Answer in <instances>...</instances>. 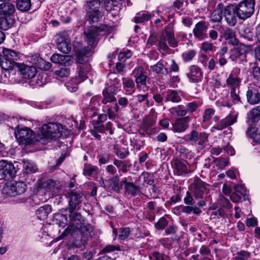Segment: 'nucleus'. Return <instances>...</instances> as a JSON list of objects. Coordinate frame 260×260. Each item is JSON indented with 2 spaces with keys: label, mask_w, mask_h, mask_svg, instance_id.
<instances>
[{
  "label": "nucleus",
  "mask_w": 260,
  "mask_h": 260,
  "mask_svg": "<svg viewBox=\"0 0 260 260\" xmlns=\"http://www.w3.org/2000/svg\"><path fill=\"white\" fill-rule=\"evenodd\" d=\"M165 100L166 101H171L173 102H179L181 99L176 91L169 90L168 92Z\"/></svg>",
  "instance_id": "nucleus-23"
},
{
  "label": "nucleus",
  "mask_w": 260,
  "mask_h": 260,
  "mask_svg": "<svg viewBox=\"0 0 260 260\" xmlns=\"http://www.w3.org/2000/svg\"><path fill=\"white\" fill-rule=\"evenodd\" d=\"M114 108H115L116 111H117L118 106H117V104L115 105V106H114Z\"/></svg>",
  "instance_id": "nucleus-63"
},
{
  "label": "nucleus",
  "mask_w": 260,
  "mask_h": 260,
  "mask_svg": "<svg viewBox=\"0 0 260 260\" xmlns=\"http://www.w3.org/2000/svg\"><path fill=\"white\" fill-rule=\"evenodd\" d=\"M219 63L221 66H223L226 63V59L224 57H220L218 60Z\"/></svg>",
  "instance_id": "nucleus-51"
},
{
  "label": "nucleus",
  "mask_w": 260,
  "mask_h": 260,
  "mask_svg": "<svg viewBox=\"0 0 260 260\" xmlns=\"http://www.w3.org/2000/svg\"><path fill=\"white\" fill-rule=\"evenodd\" d=\"M228 51V48L226 47H223L221 48L220 51L219 52L218 54L220 56L224 55Z\"/></svg>",
  "instance_id": "nucleus-49"
},
{
  "label": "nucleus",
  "mask_w": 260,
  "mask_h": 260,
  "mask_svg": "<svg viewBox=\"0 0 260 260\" xmlns=\"http://www.w3.org/2000/svg\"><path fill=\"white\" fill-rule=\"evenodd\" d=\"M165 34L169 45L172 47H176L178 42L174 37L173 32L170 30H166Z\"/></svg>",
  "instance_id": "nucleus-24"
},
{
  "label": "nucleus",
  "mask_w": 260,
  "mask_h": 260,
  "mask_svg": "<svg viewBox=\"0 0 260 260\" xmlns=\"http://www.w3.org/2000/svg\"><path fill=\"white\" fill-rule=\"evenodd\" d=\"M56 75L61 77H68L70 74V70L69 68H61L59 70L55 71Z\"/></svg>",
  "instance_id": "nucleus-30"
},
{
  "label": "nucleus",
  "mask_w": 260,
  "mask_h": 260,
  "mask_svg": "<svg viewBox=\"0 0 260 260\" xmlns=\"http://www.w3.org/2000/svg\"><path fill=\"white\" fill-rule=\"evenodd\" d=\"M239 88H233L231 91V96L234 101L239 102L240 98L239 95Z\"/></svg>",
  "instance_id": "nucleus-35"
},
{
  "label": "nucleus",
  "mask_w": 260,
  "mask_h": 260,
  "mask_svg": "<svg viewBox=\"0 0 260 260\" xmlns=\"http://www.w3.org/2000/svg\"><path fill=\"white\" fill-rule=\"evenodd\" d=\"M139 28H140V27H139L138 25H135V26L134 30L136 32V31H137V30L138 29H139Z\"/></svg>",
  "instance_id": "nucleus-60"
},
{
  "label": "nucleus",
  "mask_w": 260,
  "mask_h": 260,
  "mask_svg": "<svg viewBox=\"0 0 260 260\" xmlns=\"http://www.w3.org/2000/svg\"><path fill=\"white\" fill-rule=\"evenodd\" d=\"M213 47V43L206 41L202 43L201 48L202 50L207 52L208 51H212Z\"/></svg>",
  "instance_id": "nucleus-34"
},
{
  "label": "nucleus",
  "mask_w": 260,
  "mask_h": 260,
  "mask_svg": "<svg viewBox=\"0 0 260 260\" xmlns=\"http://www.w3.org/2000/svg\"><path fill=\"white\" fill-rule=\"evenodd\" d=\"M57 48L63 53L67 54L69 53L71 50V44L70 40L63 43H59V44L57 45Z\"/></svg>",
  "instance_id": "nucleus-22"
},
{
  "label": "nucleus",
  "mask_w": 260,
  "mask_h": 260,
  "mask_svg": "<svg viewBox=\"0 0 260 260\" xmlns=\"http://www.w3.org/2000/svg\"><path fill=\"white\" fill-rule=\"evenodd\" d=\"M257 26L260 27V24Z\"/></svg>",
  "instance_id": "nucleus-64"
},
{
  "label": "nucleus",
  "mask_w": 260,
  "mask_h": 260,
  "mask_svg": "<svg viewBox=\"0 0 260 260\" xmlns=\"http://www.w3.org/2000/svg\"><path fill=\"white\" fill-rule=\"evenodd\" d=\"M246 96L247 101L250 104H256L260 102V93L255 88L248 89Z\"/></svg>",
  "instance_id": "nucleus-12"
},
{
  "label": "nucleus",
  "mask_w": 260,
  "mask_h": 260,
  "mask_svg": "<svg viewBox=\"0 0 260 260\" xmlns=\"http://www.w3.org/2000/svg\"><path fill=\"white\" fill-rule=\"evenodd\" d=\"M146 98H147V95L140 94V95H137V100L140 102H142L144 101Z\"/></svg>",
  "instance_id": "nucleus-52"
},
{
  "label": "nucleus",
  "mask_w": 260,
  "mask_h": 260,
  "mask_svg": "<svg viewBox=\"0 0 260 260\" xmlns=\"http://www.w3.org/2000/svg\"><path fill=\"white\" fill-rule=\"evenodd\" d=\"M123 67H124L123 64L120 62L117 63L116 65V68L117 71L119 72H121L122 71Z\"/></svg>",
  "instance_id": "nucleus-48"
},
{
  "label": "nucleus",
  "mask_w": 260,
  "mask_h": 260,
  "mask_svg": "<svg viewBox=\"0 0 260 260\" xmlns=\"http://www.w3.org/2000/svg\"><path fill=\"white\" fill-rule=\"evenodd\" d=\"M167 37L166 34H164L160 37L158 42V49L167 52L169 48L167 44Z\"/></svg>",
  "instance_id": "nucleus-25"
},
{
  "label": "nucleus",
  "mask_w": 260,
  "mask_h": 260,
  "mask_svg": "<svg viewBox=\"0 0 260 260\" xmlns=\"http://www.w3.org/2000/svg\"><path fill=\"white\" fill-rule=\"evenodd\" d=\"M65 59V61L68 62L69 59L68 57H64V55L60 54H54L51 57V61L55 63L59 64L62 61V59Z\"/></svg>",
  "instance_id": "nucleus-28"
},
{
  "label": "nucleus",
  "mask_w": 260,
  "mask_h": 260,
  "mask_svg": "<svg viewBox=\"0 0 260 260\" xmlns=\"http://www.w3.org/2000/svg\"><path fill=\"white\" fill-rule=\"evenodd\" d=\"M251 114H260V106H257L252 109Z\"/></svg>",
  "instance_id": "nucleus-50"
},
{
  "label": "nucleus",
  "mask_w": 260,
  "mask_h": 260,
  "mask_svg": "<svg viewBox=\"0 0 260 260\" xmlns=\"http://www.w3.org/2000/svg\"><path fill=\"white\" fill-rule=\"evenodd\" d=\"M198 107V106L196 103L193 102L190 103L186 105V109L183 110L182 112H183L185 113H186L187 112L192 113L196 111Z\"/></svg>",
  "instance_id": "nucleus-33"
},
{
  "label": "nucleus",
  "mask_w": 260,
  "mask_h": 260,
  "mask_svg": "<svg viewBox=\"0 0 260 260\" xmlns=\"http://www.w3.org/2000/svg\"><path fill=\"white\" fill-rule=\"evenodd\" d=\"M253 74L254 76L256 77L260 76V72H259V71L256 70V68H255L254 69Z\"/></svg>",
  "instance_id": "nucleus-56"
},
{
  "label": "nucleus",
  "mask_w": 260,
  "mask_h": 260,
  "mask_svg": "<svg viewBox=\"0 0 260 260\" xmlns=\"http://www.w3.org/2000/svg\"><path fill=\"white\" fill-rule=\"evenodd\" d=\"M78 76L75 78L78 82H82L88 77L87 75L91 71V66L89 64H80L77 68Z\"/></svg>",
  "instance_id": "nucleus-7"
},
{
  "label": "nucleus",
  "mask_w": 260,
  "mask_h": 260,
  "mask_svg": "<svg viewBox=\"0 0 260 260\" xmlns=\"http://www.w3.org/2000/svg\"><path fill=\"white\" fill-rule=\"evenodd\" d=\"M80 82H78V81L75 78L70 80L66 84L67 88L70 92H74L76 91V90L78 88V84Z\"/></svg>",
  "instance_id": "nucleus-26"
},
{
  "label": "nucleus",
  "mask_w": 260,
  "mask_h": 260,
  "mask_svg": "<svg viewBox=\"0 0 260 260\" xmlns=\"http://www.w3.org/2000/svg\"><path fill=\"white\" fill-rule=\"evenodd\" d=\"M118 103L119 105L122 106H125L128 104L127 100L125 98H120L118 100Z\"/></svg>",
  "instance_id": "nucleus-44"
},
{
  "label": "nucleus",
  "mask_w": 260,
  "mask_h": 260,
  "mask_svg": "<svg viewBox=\"0 0 260 260\" xmlns=\"http://www.w3.org/2000/svg\"><path fill=\"white\" fill-rule=\"evenodd\" d=\"M255 54L256 58L260 61V46L255 48Z\"/></svg>",
  "instance_id": "nucleus-47"
},
{
  "label": "nucleus",
  "mask_w": 260,
  "mask_h": 260,
  "mask_svg": "<svg viewBox=\"0 0 260 260\" xmlns=\"http://www.w3.org/2000/svg\"><path fill=\"white\" fill-rule=\"evenodd\" d=\"M241 79L237 77L233 72L230 75L229 77L226 80L228 85H230L233 88H239Z\"/></svg>",
  "instance_id": "nucleus-19"
},
{
  "label": "nucleus",
  "mask_w": 260,
  "mask_h": 260,
  "mask_svg": "<svg viewBox=\"0 0 260 260\" xmlns=\"http://www.w3.org/2000/svg\"><path fill=\"white\" fill-rule=\"evenodd\" d=\"M143 69L141 67H139L136 71H135L136 74V83L137 85L139 84L144 85L146 84L147 76L145 75L143 71Z\"/></svg>",
  "instance_id": "nucleus-16"
},
{
  "label": "nucleus",
  "mask_w": 260,
  "mask_h": 260,
  "mask_svg": "<svg viewBox=\"0 0 260 260\" xmlns=\"http://www.w3.org/2000/svg\"><path fill=\"white\" fill-rule=\"evenodd\" d=\"M224 16L228 24L233 26L235 25L237 20L235 6L232 5L224 7Z\"/></svg>",
  "instance_id": "nucleus-4"
},
{
  "label": "nucleus",
  "mask_w": 260,
  "mask_h": 260,
  "mask_svg": "<svg viewBox=\"0 0 260 260\" xmlns=\"http://www.w3.org/2000/svg\"><path fill=\"white\" fill-rule=\"evenodd\" d=\"M83 112L86 113L92 112L93 114H96V111L95 110L90 109L89 108H84Z\"/></svg>",
  "instance_id": "nucleus-54"
},
{
  "label": "nucleus",
  "mask_w": 260,
  "mask_h": 260,
  "mask_svg": "<svg viewBox=\"0 0 260 260\" xmlns=\"http://www.w3.org/2000/svg\"><path fill=\"white\" fill-rule=\"evenodd\" d=\"M103 94L104 99L102 102L104 104H106L108 102H112L116 100L115 97L112 93H109L107 91H103Z\"/></svg>",
  "instance_id": "nucleus-29"
},
{
  "label": "nucleus",
  "mask_w": 260,
  "mask_h": 260,
  "mask_svg": "<svg viewBox=\"0 0 260 260\" xmlns=\"http://www.w3.org/2000/svg\"><path fill=\"white\" fill-rule=\"evenodd\" d=\"M18 64L19 63L3 55L0 57V65L2 68L5 71L12 70L15 67L17 68V64Z\"/></svg>",
  "instance_id": "nucleus-13"
},
{
  "label": "nucleus",
  "mask_w": 260,
  "mask_h": 260,
  "mask_svg": "<svg viewBox=\"0 0 260 260\" xmlns=\"http://www.w3.org/2000/svg\"><path fill=\"white\" fill-rule=\"evenodd\" d=\"M30 0H16L17 8L20 11L26 12L30 9Z\"/></svg>",
  "instance_id": "nucleus-17"
},
{
  "label": "nucleus",
  "mask_w": 260,
  "mask_h": 260,
  "mask_svg": "<svg viewBox=\"0 0 260 260\" xmlns=\"http://www.w3.org/2000/svg\"><path fill=\"white\" fill-rule=\"evenodd\" d=\"M214 112L212 109H208L205 110L204 114H213Z\"/></svg>",
  "instance_id": "nucleus-57"
},
{
  "label": "nucleus",
  "mask_w": 260,
  "mask_h": 260,
  "mask_svg": "<svg viewBox=\"0 0 260 260\" xmlns=\"http://www.w3.org/2000/svg\"><path fill=\"white\" fill-rule=\"evenodd\" d=\"M256 30V36L257 37L258 42L260 43V27L258 26H257Z\"/></svg>",
  "instance_id": "nucleus-53"
},
{
  "label": "nucleus",
  "mask_w": 260,
  "mask_h": 260,
  "mask_svg": "<svg viewBox=\"0 0 260 260\" xmlns=\"http://www.w3.org/2000/svg\"><path fill=\"white\" fill-rule=\"evenodd\" d=\"M249 50V47L248 46L241 44L231 50L230 58L233 61H236L238 58L245 57Z\"/></svg>",
  "instance_id": "nucleus-5"
},
{
  "label": "nucleus",
  "mask_w": 260,
  "mask_h": 260,
  "mask_svg": "<svg viewBox=\"0 0 260 260\" xmlns=\"http://www.w3.org/2000/svg\"><path fill=\"white\" fill-rule=\"evenodd\" d=\"M187 77L192 82H198L202 78V72L200 68L197 66H191L187 73Z\"/></svg>",
  "instance_id": "nucleus-8"
},
{
  "label": "nucleus",
  "mask_w": 260,
  "mask_h": 260,
  "mask_svg": "<svg viewBox=\"0 0 260 260\" xmlns=\"http://www.w3.org/2000/svg\"><path fill=\"white\" fill-rule=\"evenodd\" d=\"M221 34L222 36L226 40L228 43L234 45L238 44V40L236 39V33L233 29L229 27H225L223 28Z\"/></svg>",
  "instance_id": "nucleus-10"
},
{
  "label": "nucleus",
  "mask_w": 260,
  "mask_h": 260,
  "mask_svg": "<svg viewBox=\"0 0 260 260\" xmlns=\"http://www.w3.org/2000/svg\"><path fill=\"white\" fill-rule=\"evenodd\" d=\"M153 16L147 12L138 13L134 18V22L136 23H142L149 20Z\"/></svg>",
  "instance_id": "nucleus-18"
},
{
  "label": "nucleus",
  "mask_w": 260,
  "mask_h": 260,
  "mask_svg": "<svg viewBox=\"0 0 260 260\" xmlns=\"http://www.w3.org/2000/svg\"><path fill=\"white\" fill-rule=\"evenodd\" d=\"M157 34L155 32L151 33L148 41H147V45L150 46H152L155 44L157 40Z\"/></svg>",
  "instance_id": "nucleus-36"
},
{
  "label": "nucleus",
  "mask_w": 260,
  "mask_h": 260,
  "mask_svg": "<svg viewBox=\"0 0 260 260\" xmlns=\"http://www.w3.org/2000/svg\"><path fill=\"white\" fill-rule=\"evenodd\" d=\"M101 5L100 0H92L87 2L86 11H99V8Z\"/></svg>",
  "instance_id": "nucleus-21"
},
{
  "label": "nucleus",
  "mask_w": 260,
  "mask_h": 260,
  "mask_svg": "<svg viewBox=\"0 0 260 260\" xmlns=\"http://www.w3.org/2000/svg\"><path fill=\"white\" fill-rule=\"evenodd\" d=\"M209 36L211 40H215L217 39L218 33L216 30L212 29L209 31Z\"/></svg>",
  "instance_id": "nucleus-43"
},
{
  "label": "nucleus",
  "mask_w": 260,
  "mask_h": 260,
  "mask_svg": "<svg viewBox=\"0 0 260 260\" xmlns=\"http://www.w3.org/2000/svg\"><path fill=\"white\" fill-rule=\"evenodd\" d=\"M223 5L221 3L217 5L216 10H214L211 13V21L213 22H219L222 18V10Z\"/></svg>",
  "instance_id": "nucleus-14"
},
{
  "label": "nucleus",
  "mask_w": 260,
  "mask_h": 260,
  "mask_svg": "<svg viewBox=\"0 0 260 260\" xmlns=\"http://www.w3.org/2000/svg\"><path fill=\"white\" fill-rule=\"evenodd\" d=\"M22 77L25 79H30L34 78L36 74L37 70L34 66H28L24 64L19 63L17 64Z\"/></svg>",
  "instance_id": "nucleus-6"
},
{
  "label": "nucleus",
  "mask_w": 260,
  "mask_h": 260,
  "mask_svg": "<svg viewBox=\"0 0 260 260\" xmlns=\"http://www.w3.org/2000/svg\"><path fill=\"white\" fill-rule=\"evenodd\" d=\"M36 58H37V61L34 62V64L39 68L44 70H48L51 67L52 64L50 62L46 61L40 57L36 56Z\"/></svg>",
  "instance_id": "nucleus-20"
},
{
  "label": "nucleus",
  "mask_w": 260,
  "mask_h": 260,
  "mask_svg": "<svg viewBox=\"0 0 260 260\" xmlns=\"http://www.w3.org/2000/svg\"><path fill=\"white\" fill-rule=\"evenodd\" d=\"M182 22L187 27H189L192 24V19L188 17L182 19Z\"/></svg>",
  "instance_id": "nucleus-42"
},
{
  "label": "nucleus",
  "mask_w": 260,
  "mask_h": 260,
  "mask_svg": "<svg viewBox=\"0 0 260 260\" xmlns=\"http://www.w3.org/2000/svg\"><path fill=\"white\" fill-rule=\"evenodd\" d=\"M56 43L57 45L59 43H63L64 42L69 40L67 32H62L56 35Z\"/></svg>",
  "instance_id": "nucleus-31"
},
{
  "label": "nucleus",
  "mask_w": 260,
  "mask_h": 260,
  "mask_svg": "<svg viewBox=\"0 0 260 260\" xmlns=\"http://www.w3.org/2000/svg\"><path fill=\"white\" fill-rule=\"evenodd\" d=\"M3 56L14 60V61L18 58L17 53L15 51L10 49H7L4 51V55Z\"/></svg>",
  "instance_id": "nucleus-27"
},
{
  "label": "nucleus",
  "mask_w": 260,
  "mask_h": 260,
  "mask_svg": "<svg viewBox=\"0 0 260 260\" xmlns=\"http://www.w3.org/2000/svg\"><path fill=\"white\" fill-rule=\"evenodd\" d=\"M151 69L153 72H155L157 74L158 73H162L165 74V72L163 71V69L164 68V64L160 62H158L156 64H154L153 66L151 67Z\"/></svg>",
  "instance_id": "nucleus-32"
},
{
  "label": "nucleus",
  "mask_w": 260,
  "mask_h": 260,
  "mask_svg": "<svg viewBox=\"0 0 260 260\" xmlns=\"http://www.w3.org/2000/svg\"><path fill=\"white\" fill-rule=\"evenodd\" d=\"M129 53H130L129 52V53H126V54H125V56H126L127 58H128V57L130 56V55H129Z\"/></svg>",
  "instance_id": "nucleus-62"
},
{
  "label": "nucleus",
  "mask_w": 260,
  "mask_h": 260,
  "mask_svg": "<svg viewBox=\"0 0 260 260\" xmlns=\"http://www.w3.org/2000/svg\"><path fill=\"white\" fill-rule=\"evenodd\" d=\"M87 20L90 24H92L95 22H98L100 18H102V14L99 11H86Z\"/></svg>",
  "instance_id": "nucleus-15"
},
{
  "label": "nucleus",
  "mask_w": 260,
  "mask_h": 260,
  "mask_svg": "<svg viewBox=\"0 0 260 260\" xmlns=\"http://www.w3.org/2000/svg\"><path fill=\"white\" fill-rule=\"evenodd\" d=\"M172 64L171 65L170 71L167 69L165 68V74H169L170 72H177L179 70V67L178 64L175 62L174 60H172Z\"/></svg>",
  "instance_id": "nucleus-39"
},
{
  "label": "nucleus",
  "mask_w": 260,
  "mask_h": 260,
  "mask_svg": "<svg viewBox=\"0 0 260 260\" xmlns=\"http://www.w3.org/2000/svg\"><path fill=\"white\" fill-rule=\"evenodd\" d=\"M16 11L15 5L8 2L0 4V14L8 17L12 16Z\"/></svg>",
  "instance_id": "nucleus-11"
},
{
  "label": "nucleus",
  "mask_w": 260,
  "mask_h": 260,
  "mask_svg": "<svg viewBox=\"0 0 260 260\" xmlns=\"http://www.w3.org/2000/svg\"><path fill=\"white\" fill-rule=\"evenodd\" d=\"M91 50V47L87 46L79 49L76 53L77 61L80 64H87L88 57Z\"/></svg>",
  "instance_id": "nucleus-9"
},
{
  "label": "nucleus",
  "mask_w": 260,
  "mask_h": 260,
  "mask_svg": "<svg viewBox=\"0 0 260 260\" xmlns=\"http://www.w3.org/2000/svg\"><path fill=\"white\" fill-rule=\"evenodd\" d=\"M208 28L207 22L201 21L198 22L193 29V34L195 38L199 40H203L208 38L207 33Z\"/></svg>",
  "instance_id": "nucleus-3"
},
{
  "label": "nucleus",
  "mask_w": 260,
  "mask_h": 260,
  "mask_svg": "<svg viewBox=\"0 0 260 260\" xmlns=\"http://www.w3.org/2000/svg\"><path fill=\"white\" fill-rule=\"evenodd\" d=\"M52 24L53 26H55L58 25V22L57 21H53Z\"/></svg>",
  "instance_id": "nucleus-58"
},
{
  "label": "nucleus",
  "mask_w": 260,
  "mask_h": 260,
  "mask_svg": "<svg viewBox=\"0 0 260 260\" xmlns=\"http://www.w3.org/2000/svg\"><path fill=\"white\" fill-rule=\"evenodd\" d=\"M64 57H68V62L67 61H65V59H62V61H61V62H60V65H62V66H64L65 67H68V66H69L70 65H71L73 63V60L71 58V56H70V55H64Z\"/></svg>",
  "instance_id": "nucleus-41"
},
{
  "label": "nucleus",
  "mask_w": 260,
  "mask_h": 260,
  "mask_svg": "<svg viewBox=\"0 0 260 260\" xmlns=\"http://www.w3.org/2000/svg\"><path fill=\"white\" fill-rule=\"evenodd\" d=\"M122 82L127 88H133L135 86L134 82L131 79L123 78Z\"/></svg>",
  "instance_id": "nucleus-40"
},
{
  "label": "nucleus",
  "mask_w": 260,
  "mask_h": 260,
  "mask_svg": "<svg viewBox=\"0 0 260 260\" xmlns=\"http://www.w3.org/2000/svg\"><path fill=\"white\" fill-rule=\"evenodd\" d=\"M107 28V25H102L100 26L92 25L85 29L84 34L88 46L92 48V46L96 44L99 41L98 36L100 32L106 30Z\"/></svg>",
  "instance_id": "nucleus-2"
},
{
  "label": "nucleus",
  "mask_w": 260,
  "mask_h": 260,
  "mask_svg": "<svg viewBox=\"0 0 260 260\" xmlns=\"http://www.w3.org/2000/svg\"><path fill=\"white\" fill-rule=\"evenodd\" d=\"M153 98L155 102H156L158 103H161L163 101V98L159 94H154Z\"/></svg>",
  "instance_id": "nucleus-45"
},
{
  "label": "nucleus",
  "mask_w": 260,
  "mask_h": 260,
  "mask_svg": "<svg viewBox=\"0 0 260 260\" xmlns=\"http://www.w3.org/2000/svg\"><path fill=\"white\" fill-rule=\"evenodd\" d=\"M215 66V62L213 59H211L208 63V68L210 70H212L214 69Z\"/></svg>",
  "instance_id": "nucleus-46"
},
{
  "label": "nucleus",
  "mask_w": 260,
  "mask_h": 260,
  "mask_svg": "<svg viewBox=\"0 0 260 260\" xmlns=\"http://www.w3.org/2000/svg\"><path fill=\"white\" fill-rule=\"evenodd\" d=\"M255 0H243L235 5L237 16L241 20H245L253 14Z\"/></svg>",
  "instance_id": "nucleus-1"
},
{
  "label": "nucleus",
  "mask_w": 260,
  "mask_h": 260,
  "mask_svg": "<svg viewBox=\"0 0 260 260\" xmlns=\"http://www.w3.org/2000/svg\"><path fill=\"white\" fill-rule=\"evenodd\" d=\"M195 51L193 50H190L187 52L183 54V59L185 61H188L191 60L195 55Z\"/></svg>",
  "instance_id": "nucleus-38"
},
{
  "label": "nucleus",
  "mask_w": 260,
  "mask_h": 260,
  "mask_svg": "<svg viewBox=\"0 0 260 260\" xmlns=\"http://www.w3.org/2000/svg\"><path fill=\"white\" fill-rule=\"evenodd\" d=\"M174 4H175V6L177 8H179L180 7L181 5H182L181 3H177V4H176L175 3H174Z\"/></svg>",
  "instance_id": "nucleus-59"
},
{
  "label": "nucleus",
  "mask_w": 260,
  "mask_h": 260,
  "mask_svg": "<svg viewBox=\"0 0 260 260\" xmlns=\"http://www.w3.org/2000/svg\"><path fill=\"white\" fill-rule=\"evenodd\" d=\"M160 21V20L159 19H157L155 20L154 23H155V24H157L158 22H159Z\"/></svg>",
  "instance_id": "nucleus-61"
},
{
  "label": "nucleus",
  "mask_w": 260,
  "mask_h": 260,
  "mask_svg": "<svg viewBox=\"0 0 260 260\" xmlns=\"http://www.w3.org/2000/svg\"><path fill=\"white\" fill-rule=\"evenodd\" d=\"M5 39V34L1 30H0V43H2Z\"/></svg>",
  "instance_id": "nucleus-55"
},
{
  "label": "nucleus",
  "mask_w": 260,
  "mask_h": 260,
  "mask_svg": "<svg viewBox=\"0 0 260 260\" xmlns=\"http://www.w3.org/2000/svg\"><path fill=\"white\" fill-rule=\"evenodd\" d=\"M116 1L113 0H106L105 2V9L107 11H110L112 8L115 6Z\"/></svg>",
  "instance_id": "nucleus-37"
}]
</instances>
